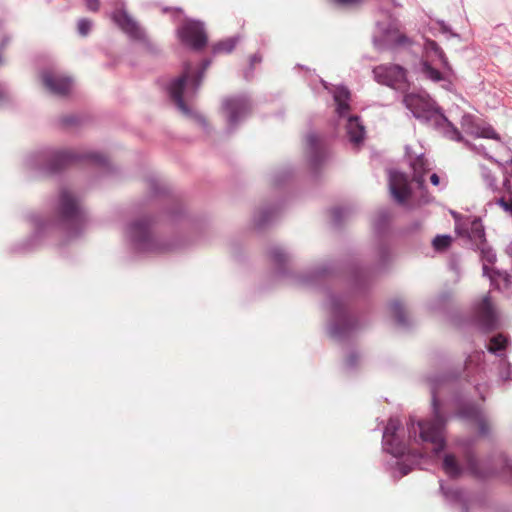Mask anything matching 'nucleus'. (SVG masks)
I'll return each mask as SVG.
<instances>
[{"mask_svg": "<svg viewBox=\"0 0 512 512\" xmlns=\"http://www.w3.org/2000/svg\"><path fill=\"white\" fill-rule=\"evenodd\" d=\"M483 177L487 183V186L490 187V188H494L495 187V179L494 177H492L490 175V172L487 171V170H483Z\"/></svg>", "mask_w": 512, "mask_h": 512, "instance_id": "nucleus-41", "label": "nucleus"}, {"mask_svg": "<svg viewBox=\"0 0 512 512\" xmlns=\"http://www.w3.org/2000/svg\"><path fill=\"white\" fill-rule=\"evenodd\" d=\"M11 99V93L8 88L4 85H0V103L9 101Z\"/></svg>", "mask_w": 512, "mask_h": 512, "instance_id": "nucleus-37", "label": "nucleus"}, {"mask_svg": "<svg viewBox=\"0 0 512 512\" xmlns=\"http://www.w3.org/2000/svg\"><path fill=\"white\" fill-rule=\"evenodd\" d=\"M442 32L450 33L452 36H456V34L452 33L450 27L444 23V21L439 22Z\"/></svg>", "mask_w": 512, "mask_h": 512, "instance_id": "nucleus-45", "label": "nucleus"}, {"mask_svg": "<svg viewBox=\"0 0 512 512\" xmlns=\"http://www.w3.org/2000/svg\"><path fill=\"white\" fill-rule=\"evenodd\" d=\"M176 33L181 43L193 50H201L207 44V35L203 22L185 19L178 26Z\"/></svg>", "mask_w": 512, "mask_h": 512, "instance_id": "nucleus-11", "label": "nucleus"}, {"mask_svg": "<svg viewBox=\"0 0 512 512\" xmlns=\"http://www.w3.org/2000/svg\"><path fill=\"white\" fill-rule=\"evenodd\" d=\"M296 281L299 282V283L306 284V283L310 282V279L305 278V277H298Z\"/></svg>", "mask_w": 512, "mask_h": 512, "instance_id": "nucleus-49", "label": "nucleus"}, {"mask_svg": "<svg viewBox=\"0 0 512 512\" xmlns=\"http://www.w3.org/2000/svg\"><path fill=\"white\" fill-rule=\"evenodd\" d=\"M114 10L110 17L117 27L130 39L135 41L145 40V31L140 24L128 13L124 0H115Z\"/></svg>", "mask_w": 512, "mask_h": 512, "instance_id": "nucleus-10", "label": "nucleus"}, {"mask_svg": "<svg viewBox=\"0 0 512 512\" xmlns=\"http://www.w3.org/2000/svg\"><path fill=\"white\" fill-rule=\"evenodd\" d=\"M78 160H87L99 166H106L108 163L106 156L99 152L80 153L74 150L48 148L28 154L24 159V166L31 171L52 173L62 166Z\"/></svg>", "mask_w": 512, "mask_h": 512, "instance_id": "nucleus-3", "label": "nucleus"}, {"mask_svg": "<svg viewBox=\"0 0 512 512\" xmlns=\"http://www.w3.org/2000/svg\"><path fill=\"white\" fill-rule=\"evenodd\" d=\"M125 236L131 249L137 254L164 253L174 248L173 244L156 238L152 223L147 218H140L128 224Z\"/></svg>", "mask_w": 512, "mask_h": 512, "instance_id": "nucleus-7", "label": "nucleus"}, {"mask_svg": "<svg viewBox=\"0 0 512 512\" xmlns=\"http://www.w3.org/2000/svg\"><path fill=\"white\" fill-rule=\"evenodd\" d=\"M412 458L414 459V463H418V459L423 457L422 453L412 454Z\"/></svg>", "mask_w": 512, "mask_h": 512, "instance_id": "nucleus-50", "label": "nucleus"}, {"mask_svg": "<svg viewBox=\"0 0 512 512\" xmlns=\"http://www.w3.org/2000/svg\"><path fill=\"white\" fill-rule=\"evenodd\" d=\"M462 129L467 133L479 138L498 139L497 133L491 126L475 119L472 115L465 114L461 119Z\"/></svg>", "mask_w": 512, "mask_h": 512, "instance_id": "nucleus-16", "label": "nucleus"}, {"mask_svg": "<svg viewBox=\"0 0 512 512\" xmlns=\"http://www.w3.org/2000/svg\"><path fill=\"white\" fill-rule=\"evenodd\" d=\"M390 310L393 314L394 318L396 319L397 323L402 326L406 327L408 326L409 322L405 315L403 304L396 300L390 303Z\"/></svg>", "mask_w": 512, "mask_h": 512, "instance_id": "nucleus-28", "label": "nucleus"}, {"mask_svg": "<svg viewBox=\"0 0 512 512\" xmlns=\"http://www.w3.org/2000/svg\"><path fill=\"white\" fill-rule=\"evenodd\" d=\"M341 213H342V209H340V208H336L333 210V215H334L335 220L339 219Z\"/></svg>", "mask_w": 512, "mask_h": 512, "instance_id": "nucleus-48", "label": "nucleus"}, {"mask_svg": "<svg viewBox=\"0 0 512 512\" xmlns=\"http://www.w3.org/2000/svg\"><path fill=\"white\" fill-rule=\"evenodd\" d=\"M412 470V467L404 462H396L395 473L399 472V477L407 475Z\"/></svg>", "mask_w": 512, "mask_h": 512, "instance_id": "nucleus-35", "label": "nucleus"}, {"mask_svg": "<svg viewBox=\"0 0 512 512\" xmlns=\"http://www.w3.org/2000/svg\"><path fill=\"white\" fill-rule=\"evenodd\" d=\"M209 65L210 61L207 60L203 63V67L195 72L191 64L185 63L182 74L172 80L168 86L169 95L178 110L187 117H195L196 121L203 127L206 126L205 119L201 115L194 114L188 102L195 97L201 85L204 72Z\"/></svg>", "mask_w": 512, "mask_h": 512, "instance_id": "nucleus-4", "label": "nucleus"}, {"mask_svg": "<svg viewBox=\"0 0 512 512\" xmlns=\"http://www.w3.org/2000/svg\"><path fill=\"white\" fill-rule=\"evenodd\" d=\"M441 467L445 474L451 478H457L463 472L462 466L451 453L444 454Z\"/></svg>", "mask_w": 512, "mask_h": 512, "instance_id": "nucleus-23", "label": "nucleus"}, {"mask_svg": "<svg viewBox=\"0 0 512 512\" xmlns=\"http://www.w3.org/2000/svg\"><path fill=\"white\" fill-rule=\"evenodd\" d=\"M274 215H275L274 209H271V208L260 209L257 212H255V214L253 216L254 225L257 228H262L272 221Z\"/></svg>", "mask_w": 512, "mask_h": 512, "instance_id": "nucleus-25", "label": "nucleus"}, {"mask_svg": "<svg viewBox=\"0 0 512 512\" xmlns=\"http://www.w3.org/2000/svg\"><path fill=\"white\" fill-rule=\"evenodd\" d=\"M306 144L310 162L313 166H317L327 156L323 141L316 133H309L306 136Z\"/></svg>", "mask_w": 512, "mask_h": 512, "instance_id": "nucleus-20", "label": "nucleus"}, {"mask_svg": "<svg viewBox=\"0 0 512 512\" xmlns=\"http://www.w3.org/2000/svg\"><path fill=\"white\" fill-rule=\"evenodd\" d=\"M261 62V57L258 56L257 54L253 55L251 58H250V66L251 68H253V66L256 64V63H259Z\"/></svg>", "mask_w": 512, "mask_h": 512, "instance_id": "nucleus-47", "label": "nucleus"}, {"mask_svg": "<svg viewBox=\"0 0 512 512\" xmlns=\"http://www.w3.org/2000/svg\"><path fill=\"white\" fill-rule=\"evenodd\" d=\"M326 305L331 315L328 326L330 336L343 339L350 335L357 327V321L348 312L345 299L333 294L329 296Z\"/></svg>", "mask_w": 512, "mask_h": 512, "instance_id": "nucleus-8", "label": "nucleus"}, {"mask_svg": "<svg viewBox=\"0 0 512 512\" xmlns=\"http://www.w3.org/2000/svg\"><path fill=\"white\" fill-rule=\"evenodd\" d=\"M476 315L483 329L491 330L495 328L497 315L489 295L484 296L482 301L477 305Z\"/></svg>", "mask_w": 512, "mask_h": 512, "instance_id": "nucleus-18", "label": "nucleus"}, {"mask_svg": "<svg viewBox=\"0 0 512 512\" xmlns=\"http://www.w3.org/2000/svg\"><path fill=\"white\" fill-rule=\"evenodd\" d=\"M325 90L332 94L338 116V124L346 129L347 137L354 145H359L365 136V128L357 116L350 115V91L345 86H332L323 79H319Z\"/></svg>", "mask_w": 512, "mask_h": 512, "instance_id": "nucleus-6", "label": "nucleus"}, {"mask_svg": "<svg viewBox=\"0 0 512 512\" xmlns=\"http://www.w3.org/2000/svg\"><path fill=\"white\" fill-rule=\"evenodd\" d=\"M430 181L434 186H438L440 184V178L436 173H433L430 176Z\"/></svg>", "mask_w": 512, "mask_h": 512, "instance_id": "nucleus-46", "label": "nucleus"}, {"mask_svg": "<svg viewBox=\"0 0 512 512\" xmlns=\"http://www.w3.org/2000/svg\"><path fill=\"white\" fill-rule=\"evenodd\" d=\"M270 257L280 267L290 260V255L281 246H274L270 249Z\"/></svg>", "mask_w": 512, "mask_h": 512, "instance_id": "nucleus-30", "label": "nucleus"}, {"mask_svg": "<svg viewBox=\"0 0 512 512\" xmlns=\"http://www.w3.org/2000/svg\"><path fill=\"white\" fill-rule=\"evenodd\" d=\"M380 29L383 32L382 37L380 39L377 37L374 38V45L379 50L392 49L409 43V39L404 34H401L395 27Z\"/></svg>", "mask_w": 512, "mask_h": 512, "instance_id": "nucleus-17", "label": "nucleus"}, {"mask_svg": "<svg viewBox=\"0 0 512 512\" xmlns=\"http://www.w3.org/2000/svg\"><path fill=\"white\" fill-rule=\"evenodd\" d=\"M375 80L396 90H405L409 86L407 71L397 64H381L373 69Z\"/></svg>", "mask_w": 512, "mask_h": 512, "instance_id": "nucleus-12", "label": "nucleus"}, {"mask_svg": "<svg viewBox=\"0 0 512 512\" xmlns=\"http://www.w3.org/2000/svg\"><path fill=\"white\" fill-rule=\"evenodd\" d=\"M476 249L479 250V252H480L482 268L484 267V264H486L488 266V264H494L496 262V260H497L496 253L487 244V242L476 246Z\"/></svg>", "mask_w": 512, "mask_h": 512, "instance_id": "nucleus-26", "label": "nucleus"}, {"mask_svg": "<svg viewBox=\"0 0 512 512\" xmlns=\"http://www.w3.org/2000/svg\"><path fill=\"white\" fill-rule=\"evenodd\" d=\"M325 272H326V269H321V270L315 271V274H323Z\"/></svg>", "mask_w": 512, "mask_h": 512, "instance_id": "nucleus-53", "label": "nucleus"}, {"mask_svg": "<svg viewBox=\"0 0 512 512\" xmlns=\"http://www.w3.org/2000/svg\"><path fill=\"white\" fill-rule=\"evenodd\" d=\"M85 5L89 11L97 12L100 7V2L99 0H85Z\"/></svg>", "mask_w": 512, "mask_h": 512, "instance_id": "nucleus-40", "label": "nucleus"}, {"mask_svg": "<svg viewBox=\"0 0 512 512\" xmlns=\"http://www.w3.org/2000/svg\"><path fill=\"white\" fill-rule=\"evenodd\" d=\"M56 215V219L53 221H46L37 214L29 216L34 231L29 242L23 248L24 250L35 248L39 240L46 234L63 233L67 240H70L80 235L85 227L86 217L79 201L67 189H63L59 194Z\"/></svg>", "mask_w": 512, "mask_h": 512, "instance_id": "nucleus-2", "label": "nucleus"}, {"mask_svg": "<svg viewBox=\"0 0 512 512\" xmlns=\"http://www.w3.org/2000/svg\"><path fill=\"white\" fill-rule=\"evenodd\" d=\"M450 269L459 277L460 275V265L457 261H451L449 264Z\"/></svg>", "mask_w": 512, "mask_h": 512, "instance_id": "nucleus-42", "label": "nucleus"}, {"mask_svg": "<svg viewBox=\"0 0 512 512\" xmlns=\"http://www.w3.org/2000/svg\"><path fill=\"white\" fill-rule=\"evenodd\" d=\"M410 165L413 170V181L417 183L420 189L424 188L425 174L430 169L427 160L421 154L415 159L410 160Z\"/></svg>", "mask_w": 512, "mask_h": 512, "instance_id": "nucleus-22", "label": "nucleus"}, {"mask_svg": "<svg viewBox=\"0 0 512 512\" xmlns=\"http://www.w3.org/2000/svg\"><path fill=\"white\" fill-rule=\"evenodd\" d=\"M508 340L502 334L493 336L487 346L488 351L498 356L502 355V351L506 348Z\"/></svg>", "mask_w": 512, "mask_h": 512, "instance_id": "nucleus-27", "label": "nucleus"}, {"mask_svg": "<svg viewBox=\"0 0 512 512\" xmlns=\"http://www.w3.org/2000/svg\"><path fill=\"white\" fill-rule=\"evenodd\" d=\"M389 215L386 211H381L374 220V227L381 232L388 224Z\"/></svg>", "mask_w": 512, "mask_h": 512, "instance_id": "nucleus-33", "label": "nucleus"}, {"mask_svg": "<svg viewBox=\"0 0 512 512\" xmlns=\"http://www.w3.org/2000/svg\"><path fill=\"white\" fill-rule=\"evenodd\" d=\"M457 415L463 420L475 422L480 435L485 436L488 434L489 425L479 406L467 404L460 409Z\"/></svg>", "mask_w": 512, "mask_h": 512, "instance_id": "nucleus-19", "label": "nucleus"}, {"mask_svg": "<svg viewBox=\"0 0 512 512\" xmlns=\"http://www.w3.org/2000/svg\"><path fill=\"white\" fill-rule=\"evenodd\" d=\"M358 359L359 355L356 352H351L346 359V366L353 368L356 365Z\"/></svg>", "mask_w": 512, "mask_h": 512, "instance_id": "nucleus-39", "label": "nucleus"}, {"mask_svg": "<svg viewBox=\"0 0 512 512\" xmlns=\"http://www.w3.org/2000/svg\"><path fill=\"white\" fill-rule=\"evenodd\" d=\"M426 59L420 63L421 73L429 80L433 82H443V87L449 89L451 83L445 80V76L436 68H434L430 61L437 59L440 65L446 70H451L448 60L439 47V45L433 40H427L424 45Z\"/></svg>", "mask_w": 512, "mask_h": 512, "instance_id": "nucleus-9", "label": "nucleus"}, {"mask_svg": "<svg viewBox=\"0 0 512 512\" xmlns=\"http://www.w3.org/2000/svg\"><path fill=\"white\" fill-rule=\"evenodd\" d=\"M496 204L503 208V210L512 213V199L505 200L504 198H499Z\"/></svg>", "mask_w": 512, "mask_h": 512, "instance_id": "nucleus-36", "label": "nucleus"}, {"mask_svg": "<svg viewBox=\"0 0 512 512\" xmlns=\"http://www.w3.org/2000/svg\"><path fill=\"white\" fill-rule=\"evenodd\" d=\"M181 16H182V11H181V10H179V9H177V10L175 11V17L177 18V20H179V21H180Z\"/></svg>", "mask_w": 512, "mask_h": 512, "instance_id": "nucleus-52", "label": "nucleus"}, {"mask_svg": "<svg viewBox=\"0 0 512 512\" xmlns=\"http://www.w3.org/2000/svg\"><path fill=\"white\" fill-rule=\"evenodd\" d=\"M337 4L340 5H353L361 2V0H334Z\"/></svg>", "mask_w": 512, "mask_h": 512, "instance_id": "nucleus-44", "label": "nucleus"}, {"mask_svg": "<svg viewBox=\"0 0 512 512\" xmlns=\"http://www.w3.org/2000/svg\"><path fill=\"white\" fill-rule=\"evenodd\" d=\"M506 469H507V471L512 473V461H507L506 462Z\"/></svg>", "mask_w": 512, "mask_h": 512, "instance_id": "nucleus-51", "label": "nucleus"}, {"mask_svg": "<svg viewBox=\"0 0 512 512\" xmlns=\"http://www.w3.org/2000/svg\"><path fill=\"white\" fill-rule=\"evenodd\" d=\"M42 82L52 94L58 96L67 95L72 88V79L55 71H44Z\"/></svg>", "mask_w": 512, "mask_h": 512, "instance_id": "nucleus-15", "label": "nucleus"}, {"mask_svg": "<svg viewBox=\"0 0 512 512\" xmlns=\"http://www.w3.org/2000/svg\"><path fill=\"white\" fill-rule=\"evenodd\" d=\"M483 276L489 278L495 289H508L511 285V275L507 271L489 268L486 264L483 267Z\"/></svg>", "mask_w": 512, "mask_h": 512, "instance_id": "nucleus-21", "label": "nucleus"}, {"mask_svg": "<svg viewBox=\"0 0 512 512\" xmlns=\"http://www.w3.org/2000/svg\"><path fill=\"white\" fill-rule=\"evenodd\" d=\"M444 381L441 379H429L432 396V416L426 420H415L410 417L407 423L408 440L400 438L398 430L401 421L391 417L384 429L382 437L383 450L398 458L410 451L412 444L431 446L435 456L445 448V428L448 417L443 413L438 400V384Z\"/></svg>", "mask_w": 512, "mask_h": 512, "instance_id": "nucleus-1", "label": "nucleus"}, {"mask_svg": "<svg viewBox=\"0 0 512 512\" xmlns=\"http://www.w3.org/2000/svg\"><path fill=\"white\" fill-rule=\"evenodd\" d=\"M11 37L8 35H5L0 40V65L3 64V57H2V51L6 48V46L10 43Z\"/></svg>", "mask_w": 512, "mask_h": 512, "instance_id": "nucleus-38", "label": "nucleus"}, {"mask_svg": "<svg viewBox=\"0 0 512 512\" xmlns=\"http://www.w3.org/2000/svg\"><path fill=\"white\" fill-rule=\"evenodd\" d=\"M389 190L399 204H404L411 194L407 176L398 170L388 171Z\"/></svg>", "mask_w": 512, "mask_h": 512, "instance_id": "nucleus-14", "label": "nucleus"}, {"mask_svg": "<svg viewBox=\"0 0 512 512\" xmlns=\"http://www.w3.org/2000/svg\"><path fill=\"white\" fill-rule=\"evenodd\" d=\"M468 237L475 247L486 242L484 226L480 219L476 218L471 222Z\"/></svg>", "mask_w": 512, "mask_h": 512, "instance_id": "nucleus-24", "label": "nucleus"}, {"mask_svg": "<svg viewBox=\"0 0 512 512\" xmlns=\"http://www.w3.org/2000/svg\"><path fill=\"white\" fill-rule=\"evenodd\" d=\"M483 355H484L483 353L477 352L475 355L470 356L466 362V368L469 369L473 360L474 359L480 360L483 357Z\"/></svg>", "mask_w": 512, "mask_h": 512, "instance_id": "nucleus-43", "label": "nucleus"}, {"mask_svg": "<svg viewBox=\"0 0 512 512\" xmlns=\"http://www.w3.org/2000/svg\"><path fill=\"white\" fill-rule=\"evenodd\" d=\"M92 26H93V23L91 20H89L87 18H81L77 24L78 33L81 36H87L89 34V32L91 31Z\"/></svg>", "mask_w": 512, "mask_h": 512, "instance_id": "nucleus-34", "label": "nucleus"}, {"mask_svg": "<svg viewBox=\"0 0 512 512\" xmlns=\"http://www.w3.org/2000/svg\"><path fill=\"white\" fill-rule=\"evenodd\" d=\"M441 492L443 493L446 500L449 502H459L464 504L465 495L464 492L459 489L446 488L443 483L440 484Z\"/></svg>", "mask_w": 512, "mask_h": 512, "instance_id": "nucleus-29", "label": "nucleus"}, {"mask_svg": "<svg viewBox=\"0 0 512 512\" xmlns=\"http://www.w3.org/2000/svg\"><path fill=\"white\" fill-rule=\"evenodd\" d=\"M222 109L229 128L233 129L248 117L251 103L246 95L233 96L223 101Z\"/></svg>", "mask_w": 512, "mask_h": 512, "instance_id": "nucleus-13", "label": "nucleus"}, {"mask_svg": "<svg viewBox=\"0 0 512 512\" xmlns=\"http://www.w3.org/2000/svg\"><path fill=\"white\" fill-rule=\"evenodd\" d=\"M451 242L450 235H438L432 241V245L436 251H444L451 245Z\"/></svg>", "mask_w": 512, "mask_h": 512, "instance_id": "nucleus-32", "label": "nucleus"}, {"mask_svg": "<svg viewBox=\"0 0 512 512\" xmlns=\"http://www.w3.org/2000/svg\"><path fill=\"white\" fill-rule=\"evenodd\" d=\"M238 42L237 37H230L226 40L220 41L213 47L214 53H230Z\"/></svg>", "mask_w": 512, "mask_h": 512, "instance_id": "nucleus-31", "label": "nucleus"}, {"mask_svg": "<svg viewBox=\"0 0 512 512\" xmlns=\"http://www.w3.org/2000/svg\"><path fill=\"white\" fill-rule=\"evenodd\" d=\"M403 104L412 115L431 126L442 128L445 134L453 140L460 141V132L440 112L435 102L427 95L410 93L403 98Z\"/></svg>", "mask_w": 512, "mask_h": 512, "instance_id": "nucleus-5", "label": "nucleus"}]
</instances>
